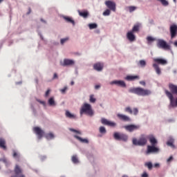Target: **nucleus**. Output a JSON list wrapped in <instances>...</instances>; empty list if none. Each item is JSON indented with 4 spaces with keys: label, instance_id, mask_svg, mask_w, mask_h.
<instances>
[{
    "label": "nucleus",
    "instance_id": "obj_1",
    "mask_svg": "<svg viewBox=\"0 0 177 177\" xmlns=\"http://www.w3.org/2000/svg\"><path fill=\"white\" fill-rule=\"evenodd\" d=\"M129 92L130 93H135L138 96H149V95H151V91L141 87L131 88L129 89Z\"/></svg>",
    "mask_w": 177,
    "mask_h": 177
},
{
    "label": "nucleus",
    "instance_id": "obj_2",
    "mask_svg": "<svg viewBox=\"0 0 177 177\" xmlns=\"http://www.w3.org/2000/svg\"><path fill=\"white\" fill-rule=\"evenodd\" d=\"M82 114H86L87 115L92 117L94 114L92 106L89 104L84 103L80 109V115H82Z\"/></svg>",
    "mask_w": 177,
    "mask_h": 177
},
{
    "label": "nucleus",
    "instance_id": "obj_3",
    "mask_svg": "<svg viewBox=\"0 0 177 177\" xmlns=\"http://www.w3.org/2000/svg\"><path fill=\"white\" fill-rule=\"evenodd\" d=\"M165 93L166 96H167V97L169 99V107H177V97L174 100V95L171 93V91H169L168 90H165Z\"/></svg>",
    "mask_w": 177,
    "mask_h": 177
},
{
    "label": "nucleus",
    "instance_id": "obj_4",
    "mask_svg": "<svg viewBox=\"0 0 177 177\" xmlns=\"http://www.w3.org/2000/svg\"><path fill=\"white\" fill-rule=\"evenodd\" d=\"M147 143V137L142 136L138 140L136 138L133 139V145L135 146H145Z\"/></svg>",
    "mask_w": 177,
    "mask_h": 177
},
{
    "label": "nucleus",
    "instance_id": "obj_5",
    "mask_svg": "<svg viewBox=\"0 0 177 177\" xmlns=\"http://www.w3.org/2000/svg\"><path fill=\"white\" fill-rule=\"evenodd\" d=\"M157 46L161 49H165V50H171V46L167 44L164 39H158Z\"/></svg>",
    "mask_w": 177,
    "mask_h": 177
},
{
    "label": "nucleus",
    "instance_id": "obj_6",
    "mask_svg": "<svg viewBox=\"0 0 177 177\" xmlns=\"http://www.w3.org/2000/svg\"><path fill=\"white\" fill-rule=\"evenodd\" d=\"M113 138L115 140H122L123 142H127V140H128V136L127 134L122 133H114Z\"/></svg>",
    "mask_w": 177,
    "mask_h": 177
},
{
    "label": "nucleus",
    "instance_id": "obj_7",
    "mask_svg": "<svg viewBox=\"0 0 177 177\" xmlns=\"http://www.w3.org/2000/svg\"><path fill=\"white\" fill-rule=\"evenodd\" d=\"M15 176L11 177H26L24 174H23V169L19 165H16L14 169Z\"/></svg>",
    "mask_w": 177,
    "mask_h": 177
},
{
    "label": "nucleus",
    "instance_id": "obj_8",
    "mask_svg": "<svg viewBox=\"0 0 177 177\" xmlns=\"http://www.w3.org/2000/svg\"><path fill=\"white\" fill-rule=\"evenodd\" d=\"M123 128L126 129L128 132H133V131H138L140 129V125L139 124H129L124 126Z\"/></svg>",
    "mask_w": 177,
    "mask_h": 177
},
{
    "label": "nucleus",
    "instance_id": "obj_9",
    "mask_svg": "<svg viewBox=\"0 0 177 177\" xmlns=\"http://www.w3.org/2000/svg\"><path fill=\"white\" fill-rule=\"evenodd\" d=\"M105 5L106 8L110 10H113V12H115V3L114 1L107 0L105 1Z\"/></svg>",
    "mask_w": 177,
    "mask_h": 177
},
{
    "label": "nucleus",
    "instance_id": "obj_10",
    "mask_svg": "<svg viewBox=\"0 0 177 177\" xmlns=\"http://www.w3.org/2000/svg\"><path fill=\"white\" fill-rule=\"evenodd\" d=\"M110 85H117V86H121L122 88L127 87V84L122 80H113L110 82Z\"/></svg>",
    "mask_w": 177,
    "mask_h": 177
},
{
    "label": "nucleus",
    "instance_id": "obj_11",
    "mask_svg": "<svg viewBox=\"0 0 177 177\" xmlns=\"http://www.w3.org/2000/svg\"><path fill=\"white\" fill-rule=\"evenodd\" d=\"M160 151V149L156 147V145H148L147 153L150 154V153H158Z\"/></svg>",
    "mask_w": 177,
    "mask_h": 177
},
{
    "label": "nucleus",
    "instance_id": "obj_12",
    "mask_svg": "<svg viewBox=\"0 0 177 177\" xmlns=\"http://www.w3.org/2000/svg\"><path fill=\"white\" fill-rule=\"evenodd\" d=\"M169 30H170L171 38V39H173V38H175V37H176L177 35V26L175 24L170 26Z\"/></svg>",
    "mask_w": 177,
    "mask_h": 177
},
{
    "label": "nucleus",
    "instance_id": "obj_13",
    "mask_svg": "<svg viewBox=\"0 0 177 177\" xmlns=\"http://www.w3.org/2000/svg\"><path fill=\"white\" fill-rule=\"evenodd\" d=\"M101 122L102 124H103V125H108V127H116L117 126V123L114 122H111V121H109L107 119L102 118L101 119Z\"/></svg>",
    "mask_w": 177,
    "mask_h": 177
},
{
    "label": "nucleus",
    "instance_id": "obj_14",
    "mask_svg": "<svg viewBox=\"0 0 177 177\" xmlns=\"http://www.w3.org/2000/svg\"><path fill=\"white\" fill-rule=\"evenodd\" d=\"M34 132L37 135L38 139H42L44 134L45 133L41 128L36 127L33 129Z\"/></svg>",
    "mask_w": 177,
    "mask_h": 177
},
{
    "label": "nucleus",
    "instance_id": "obj_15",
    "mask_svg": "<svg viewBox=\"0 0 177 177\" xmlns=\"http://www.w3.org/2000/svg\"><path fill=\"white\" fill-rule=\"evenodd\" d=\"M153 62L156 64H161V66H165L168 63L166 59L162 58H155L153 59Z\"/></svg>",
    "mask_w": 177,
    "mask_h": 177
},
{
    "label": "nucleus",
    "instance_id": "obj_16",
    "mask_svg": "<svg viewBox=\"0 0 177 177\" xmlns=\"http://www.w3.org/2000/svg\"><path fill=\"white\" fill-rule=\"evenodd\" d=\"M127 38L130 41V42H133V41H136V37L133 35V32L131 30L127 32Z\"/></svg>",
    "mask_w": 177,
    "mask_h": 177
},
{
    "label": "nucleus",
    "instance_id": "obj_17",
    "mask_svg": "<svg viewBox=\"0 0 177 177\" xmlns=\"http://www.w3.org/2000/svg\"><path fill=\"white\" fill-rule=\"evenodd\" d=\"M169 89L171 95H177V86L174 84H169Z\"/></svg>",
    "mask_w": 177,
    "mask_h": 177
},
{
    "label": "nucleus",
    "instance_id": "obj_18",
    "mask_svg": "<svg viewBox=\"0 0 177 177\" xmlns=\"http://www.w3.org/2000/svg\"><path fill=\"white\" fill-rule=\"evenodd\" d=\"M148 139L151 146H156L157 143H158V142L157 141V139H156V137L152 135L149 136Z\"/></svg>",
    "mask_w": 177,
    "mask_h": 177
},
{
    "label": "nucleus",
    "instance_id": "obj_19",
    "mask_svg": "<svg viewBox=\"0 0 177 177\" xmlns=\"http://www.w3.org/2000/svg\"><path fill=\"white\" fill-rule=\"evenodd\" d=\"M103 67H104L103 64L100 62L96 63L93 65V68L96 71H102V70H103Z\"/></svg>",
    "mask_w": 177,
    "mask_h": 177
},
{
    "label": "nucleus",
    "instance_id": "obj_20",
    "mask_svg": "<svg viewBox=\"0 0 177 177\" xmlns=\"http://www.w3.org/2000/svg\"><path fill=\"white\" fill-rule=\"evenodd\" d=\"M62 18L66 21V23H71L73 26H75V21L73 18L67 16H63Z\"/></svg>",
    "mask_w": 177,
    "mask_h": 177
},
{
    "label": "nucleus",
    "instance_id": "obj_21",
    "mask_svg": "<svg viewBox=\"0 0 177 177\" xmlns=\"http://www.w3.org/2000/svg\"><path fill=\"white\" fill-rule=\"evenodd\" d=\"M0 149H3V150H6V140L5 139L0 138Z\"/></svg>",
    "mask_w": 177,
    "mask_h": 177
},
{
    "label": "nucleus",
    "instance_id": "obj_22",
    "mask_svg": "<svg viewBox=\"0 0 177 177\" xmlns=\"http://www.w3.org/2000/svg\"><path fill=\"white\" fill-rule=\"evenodd\" d=\"M117 117H118L122 121H131V118H129V117L125 115H122V114H118Z\"/></svg>",
    "mask_w": 177,
    "mask_h": 177
},
{
    "label": "nucleus",
    "instance_id": "obj_23",
    "mask_svg": "<svg viewBox=\"0 0 177 177\" xmlns=\"http://www.w3.org/2000/svg\"><path fill=\"white\" fill-rule=\"evenodd\" d=\"M74 63V60L73 59H64V64L62 66H73Z\"/></svg>",
    "mask_w": 177,
    "mask_h": 177
},
{
    "label": "nucleus",
    "instance_id": "obj_24",
    "mask_svg": "<svg viewBox=\"0 0 177 177\" xmlns=\"http://www.w3.org/2000/svg\"><path fill=\"white\" fill-rule=\"evenodd\" d=\"M125 80H127V81H135V80H139V76L138 75H127L125 77Z\"/></svg>",
    "mask_w": 177,
    "mask_h": 177
},
{
    "label": "nucleus",
    "instance_id": "obj_25",
    "mask_svg": "<svg viewBox=\"0 0 177 177\" xmlns=\"http://www.w3.org/2000/svg\"><path fill=\"white\" fill-rule=\"evenodd\" d=\"M74 138L77 140H80L81 143H86V144L89 143V141L86 138H82L77 135H75Z\"/></svg>",
    "mask_w": 177,
    "mask_h": 177
},
{
    "label": "nucleus",
    "instance_id": "obj_26",
    "mask_svg": "<svg viewBox=\"0 0 177 177\" xmlns=\"http://www.w3.org/2000/svg\"><path fill=\"white\" fill-rule=\"evenodd\" d=\"M153 67L156 71V74H158V75H160L161 74V69L160 68V66H158V64H153Z\"/></svg>",
    "mask_w": 177,
    "mask_h": 177
},
{
    "label": "nucleus",
    "instance_id": "obj_27",
    "mask_svg": "<svg viewBox=\"0 0 177 177\" xmlns=\"http://www.w3.org/2000/svg\"><path fill=\"white\" fill-rule=\"evenodd\" d=\"M175 142V140L173 138H170L167 142V145L169 146V147H171V149H175V145H174V142Z\"/></svg>",
    "mask_w": 177,
    "mask_h": 177
},
{
    "label": "nucleus",
    "instance_id": "obj_28",
    "mask_svg": "<svg viewBox=\"0 0 177 177\" xmlns=\"http://www.w3.org/2000/svg\"><path fill=\"white\" fill-rule=\"evenodd\" d=\"M79 15L81 16V17H84V19H86L88 17V12L86 11H81L80 10H77Z\"/></svg>",
    "mask_w": 177,
    "mask_h": 177
},
{
    "label": "nucleus",
    "instance_id": "obj_29",
    "mask_svg": "<svg viewBox=\"0 0 177 177\" xmlns=\"http://www.w3.org/2000/svg\"><path fill=\"white\" fill-rule=\"evenodd\" d=\"M140 28V24H137L133 26L132 30H131L132 32H138Z\"/></svg>",
    "mask_w": 177,
    "mask_h": 177
},
{
    "label": "nucleus",
    "instance_id": "obj_30",
    "mask_svg": "<svg viewBox=\"0 0 177 177\" xmlns=\"http://www.w3.org/2000/svg\"><path fill=\"white\" fill-rule=\"evenodd\" d=\"M65 115H66V117L67 118H73V119H75L76 118L75 115L70 113V111H66Z\"/></svg>",
    "mask_w": 177,
    "mask_h": 177
},
{
    "label": "nucleus",
    "instance_id": "obj_31",
    "mask_svg": "<svg viewBox=\"0 0 177 177\" xmlns=\"http://www.w3.org/2000/svg\"><path fill=\"white\" fill-rule=\"evenodd\" d=\"M45 138H47L48 140L50 139H53L55 138V135L53 133H48L46 134Z\"/></svg>",
    "mask_w": 177,
    "mask_h": 177
},
{
    "label": "nucleus",
    "instance_id": "obj_32",
    "mask_svg": "<svg viewBox=\"0 0 177 177\" xmlns=\"http://www.w3.org/2000/svg\"><path fill=\"white\" fill-rule=\"evenodd\" d=\"M71 160L74 164H78V162H80V161L78 160V158L77 157V155L73 156Z\"/></svg>",
    "mask_w": 177,
    "mask_h": 177
},
{
    "label": "nucleus",
    "instance_id": "obj_33",
    "mask_svg": "<svg viewBox=\"0 0 177 177\" xmlns=\"http://www.w3.org/2000/svg\"><path fill=\"white\" fill-rule=\"evenodd\" d=\"M48 104L50 106H56V103L55 102V99L53 97H50L48 100Z\"/></svg>",
    "mask_w": 177,
    "mask_h": 177
},
{
    "label": "nucleus",
    "instance_id": "obj_34",
    "mask_svg": "<svg viewBox=\"0 0 177 177\" xmlns=\"http://www.w3.org/2000/svg\"><path fill=\"white\" fill-rule=\"evenodd\" d=\"M13 157L14 158H16V160H17V161H20V155L19 153H17V152H16V151H13Z\"/></svg>",
    "mask_w": 177,
    "mask_h": 177
},
{
    "label": "nucleus",
    "instance_id": "obj_35",
    "mask_svg": "<svg viewBox=\"0 0 177 177\" xmlns=\"http://www.w3.org/2000/svg\"><path fill=\"white\" fill-rule=\"evenodd\" d=\"M88 28L90 30H93L95 28H97V24H89Z\"/></svg>",
    "mask_w": 177,
    "mask_h": 177
},
{
    "label": "nucleus",
    "instance_id": "obj_36",
    "mask_svg": "<svg viewBox=\"0 0 177 177\" xmlns=\"http://www.w3.org/2000/svg\"><path fill=\"white\" fill-rule=\"evenodd\" d=\"M157 1L160 2L163 6H168V5H169V3L167 0H157Z\"/></svg>",
    "mask_w": 177,
    "mask_h": 177
},
{
    "label": "nucleus",
    "instance_id": "obj_37",
    "mask_svg": "<svg viewBox=\"0 0 177 177\" xmlns=\"http://www.w3.org/2000/svg\"><path fill=\"white\" fill-rule=\"evenodd\" d=\"M137 8H138L136 6H129L128 7V9H129L130 13H132V12H135V10H136Z\"/></svg>",
    "mask_w": 177,
    "mask_h": 177
},
{
    "label": "nucleus",
    "instance_id": "obj_38",
    "mask_svg": "<svg viewBox=\"0 0 177 177\" xmlns=\"http://www.w3.org/2000/svg\"><path fill=\"white\" fill-rule=\"evenodd\" d=\"M139 65L140 66V67H145L146 66V61H145L143 59L140 60Z\"/></svg>",
    "mask_w": 177,
    "mask_h": 177
},
{
    "label": "nucleus",
    "instance_id": "obj_39",
    "mask_svg": "<svg viewBox=\"0 0 177 177\" xmlns=\"http://www.w3.org/2000/svg\"><path fill=\"white\" fill-rule=\"evenodd\" d=\"M107 131L106 130V128L104 127H100V133H106Z\"/></svg>",
    "mask_w": 177,
    "mask_h": 177
},
{
    "label": "nucleus",
    "instance_id": "obj_40",
    "mask_svg": "<svg viewBox=\"0 0 177 177\" xmlns=\"http://www.w3.org/2000/svg\"><path fill=\"white\" fill-rule=\"evenodd\" d=\"M110 13H111V11H110L109 9H106L104 12H103V16H110Z\"/></svg>",
    "mask_w": 177,
    "mask_h": 177
},
{
    "label": "nucleus",
    "instance_id": "obj_41",
    "mask_svg": "<svg viewBox=\"0 0 177 177\" xmlns=\"http://www.w3.org/2000/svg\"><path fill=\"white\" fill-rule=\"evenodd\" d=\"M147 41H148V42H153V41H156V39L151 36H149L147 37Z\"/></svg>",
    "mask_w": 177,
    "mask_h": 177
},
{
    "label": "nucleus",
    "instance_id": "obj_42",
    "mask_svg": "<svg viewBox=\"0 0 177 177\" xmlns=\"http://www.w3.org/2000/svg\"><path fill=\"white\" fill-rule=\"evenodd\" d=\"M67 41H68V37L61 39V45H64V44H66V42H67Z\"/></svg>",
    "mask_w": 177,
    "mask_h": 177
},
{
    "label": "nucleus",
    "instance_id": "obj_43",
    "mask_svg": "<svg viewBox=\"0 0 177 177\" xmlns=\"http://www.w3.org/2000/svg\"><path fill=\"white\" fill-rule=\"evenodd\" d=\"M125 111L129 113V114H133L132 109L129 106L125 108Z\"/></svg>",
    "mask_w": 177,
    "mask_h": 177
},
{
    "label": "nucleus",
    "instance_id": "obj_44",
    "mask_svg": "<svg viewBox=\"0 0 177 177\" xmlns=\"http://www.w3.org/2000/svg\"><path fill=\"white\" fill-rule=\"evenodd\" d=\"M145 167H147L149 169H151L153 168V164L151 162H147L145 164Z\"/></svg>",
    "mask_w": 177,
    "mask_h": 177
},
{
    "label": "nucleus",
    "instance_id": "obj_45",
    "mask_svg": "<svg viewBox=\"0 0 177 177\" xmlns=\"http://www.w3.org/2000/svg\"><path fill=\"white\" fill-rule=\"evenodd\" d=\"M96 98H94L93 95H90V103H95Z\"/></svg>",
    "mask_w": 177,
    "mask_h": 177
},
{
    "label": "nucleus",
    "instance_id": "obj_46",
    "mask_svg": "<svg viewBox=\"0 0 177 177\" xmlns=\"http://www.w3.org/2000/svg\"><path fill=\"white\" fill-rule=\"evenodd\" d=\"M133 114H134V115H137L138 113H139V110H138L137 108H134L133 110Z\"/></svg>",
    "mask_w": 177,
    "mask_h": 177
},
{
    "label": "nucleus",
    "instance_id": "obj_47",
    "mask_svg": "<svg viewBox=\"0 0 177 177\" xmlns=\"http://www.w3.org/2000/svg\"><path fill=\"white\" fill-rule=\"evenodd\" d=\"M0 161L4 162V164H6V166H8V164H9V162L6 158L0 159Z\"/></svg>",
    "mask_w": 177,
    "mask_h": 177
},
{
    "label": "nucleus",
    "instance_id": "obj_48",
    "mask_svg": "<svg viewBox=\"0 0 177 177\" xmlns=\"http://www.w3.org/2000/svg\"><path fill=\"white\" fill-rule=\"evenodd\" d=\"M70 131H71V132H75V133H78L79 135H81V131L75 130L74 129H70Z\"/></svg>",
    "mask_w": 177,
    "mask_h": 177
},
{
    "label": "nucleus",
    "instance_id": "obj_49",
    "mask_svg": "<svg viewBox=\"0 0 177 177\" xmlns=\"http://www.w3.org/2000/svg\"><path fill=\"white\" fill-rule=\"evenodd\" d=\"M67 86H64V88L60 89V92H62V93H66V91H67Z\"/></svg>",
    "mask_w": 177,
    "mask_h": 177
},
{
    "label": "nucleus",
    "instance_id": "obj_50",
    "mask_svg": "<svg viewBox=\"0 0 177 177\" xmlns=\"http://www.w3.org/2000/svg\"><path fill=\"white\" fill-rule=\"evenodd\" d=\"M174 160V157L170 156L167 160V162H171V161H172Z\"/></svg>",
    "mask_w": 177,
    "mask_h": 177
},
{
    "label": "nucleus",
    "instance_id": "obj_51",
    "mask_svg": "<svg viewBox=\"0 0 177 177\" xmlns=\"http://www.w3.org/2000/svg\"><path fill=\"white\" fill-rule=\"evenodd\" d=\"M49 93H50V90H47L45 94L46 97H48V96H49Z\"/></svg>",
    "mask_w": 177,
    "mask_h": 177
},
{
    "label": "nucleus",
    "instance_id": "obj_52",
    "mask_svg": "<svg viewBox=\"0 0 177 177\" xmlns=\"http://www.w3.org/2000/svg\"><path fill=\"white\" fill-rule=\"evenodd\" d=\"M142 177H149V174H147V173L146 171H145L142 176Z\"/></svg>",
    "mask_w": 177,
    "mask_h": 177
},
{
    "label": "nucleus",
    "instance_id": "obj_53",
    "mask_svg": "<svg viewBox=\"0 0 177 177\" xmlns=\"http://www.w3.org/2000/svg\"><path fill=\"white\" fill-rule=\"evenodd\" d=\"M58 77H59L57 76V73H54L53 80H56V79H57Z\"/></svg>",
    "mask_w": 177,
    "mask_h": 177
},
{
    "label": "nucleus",
    "instance_id": "obj_54",
    "mask_svg": "<svg viewBox=\"0 0 177 177\" xmlns=\"http://www.w3.org/2000/svg\"><path fill=\"white\" fill-rule=\"evenodd\" d=\"M140 85H143V86H146V82L145 81L140 82Z\"/></svg>",
    "mask_w": 177,
    "mask_h": 177
},
{
    "label": "nucleus",
    "instance_id": "obj_55",
    "mask_svg": "<svg viewBox=\"0 0 177 177\" xmlns=\"http://www.w3.org/2000/svg\"><path fill=\"white\" fill-rule=\"evenodd\" d=\"M100 88V85H95V89H99Z\"/></svg>",
    "mask_w": 177,
    "mask_h": 177
},
{
    "label": "nucleus",
    "instance_id": "obj_56",
    "mask_svg": "<svg viewBox=\"0 0 177 177\" xmlns=\"http://www.w3.org/2000/svg\"><path fill=\"white\" fill-rule=\"evenodd\" d=\"M30 13H31V8H28V12H27V15H30Z\"/></svg>",
    "mask_w": 177,
    "mask_h": 177
},
{
    "label": "nucleus",
    "instance_id": "obj_57",
    "mask_svg": "<svg viewBox=\"0 0 177 177\" xmlns=\"http://www.w3.org/2000/svg\"><path fill=\"white\" fill-rule=\"evenodd\" d=\"M155 168H157V167H160V165L158 163H156L154 165Z\"/></svg>",
    "mask_w": 177,
    "mask_h": 177
},
{
    "label": "nucleus",
    "instance_id": "obj_58",
    "mask_svg": "<svg viewBox=\"0 0 177 177\" xmlns=\"http://www.w3.org/2000/svg\"><path fill=\"white\" fill-rule=\"evenodd\" d=\"M38 102H39L41 104H45V102L44 101L38 100Z\"/></svg>",
    "mask_w": 177,
    "mask_h": 177
},
{
    "label": "nucleus",
    "instance_id": "obj_59",
    "mask_svg": "<svg viewBox=\"0 0 177 177\" xmlns=\"http://www.w3.org/2000/svg\"><path fill=\"white\" fill-rule=\"evenodd\" d=\"M174 45L177 47V41H174Z\"/></svg>",
    "mask_w": 177,
    "mask_h": 177
},
{
    "label": "nucleus",
    "instance_id": "obj_60",
    "mask_svg": "<svg viewBox=\"0 0 177 177\" xmlns=\"http://www.w3.org/2000/svg\"><path fill=\"white\" fill-rule=\"evenodd\" d=\"M71 85H74V81H72V82H71Z\"/></svg>",
    "mask_w": 177,
    "mask_h": 177
},
{
    "label": "nucleus",
    "instance_id": "obj_61",
    "mask_svg": "<svg viewBox=\"0 0 177 177\" xmlns=\"http://www.w3.org/2000/svg\"><path fill=\"white\" fill-rule=\"evenodd\" d=\"M41 21H43L44 23H45V21H44L43 19H41Z\"/></svg>",
    "mask_w": 177,
    "mask_h": 177
},
{
    "label": "nucleus",
    "instance_id": "obj_62",
    "mask_svg": "<svg viewBox=\"0 0 177 177\" xmlns=\"http://www.w3.org/2000/svg\"><path fill=\"white\" fill-rule=\"evenodd\" d=\"M3 0H0V3H1V2H2Z\"/></svg>",
    "mask_w": 177,
    "mask_h": 177
},
{
    "label": "nucleus",
    "instance_id": "obj_63",
    "mask_svg": "<svg viewBox=\"0 0 177 177\" xmlns=\"http://www.w3.org/2000/svg\"><path fill=\"white\" fill-rule=\"evenodd\" d=\"M174 2H176V0H174Z\"/></svg>",
    "mask_w": 177,
    "mask_h": 177
}]
</instances>
